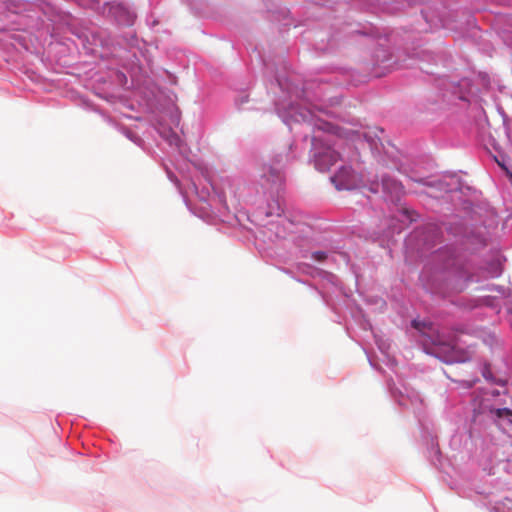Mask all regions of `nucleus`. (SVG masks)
I'll list each match as a JSON object with an SVG mask.
<instances>
[{"label": "nucleus", "instance_id": "nucleus-1", "mask_svg": "<svg viewBox=\"0 0 512 512\" xmlns=\"http://www.w3.org/2000/svg\"><path fill=\"white\" fill-rule=\"evenodd\" d=\"M339 159V153L330 146L315 153V167L321 172L330 170Z\"/></svg>", "mask_w": 512, "mask_h": 512}, {"label": "nucleus", "instance_id": "nucleus-2", "mask_svg": "<svg viewBox=\"0 0 512 512\" xmlns=\"http://www.w3.org/2000/svg\"><path fill=\"white\" fill-rule=\"evenodd\" d=\"M331 181L338 190L354 189L356 187V176L349 167H342L333 177Z\"/></svg>", "mask_w": 512, "mask_h": 512}, {"label": "nucleus", "instance_id": "nucleus-3", "mask_svg": "<svg viewBox=\"0 0 512 512\" xmlns=\"http://www.w3.org/2000/svg\"><path fill=\"white\" fill-rule=\"evenodd\" d=\"M262 179L263 185L269 189H276L284 182V175L282 171L271 165L263 167Z\"/></svg>", "mask_w": 512, "mask_h": 512}, {"label": "nucleus", "instance_id": "nucleus-4", "mask_svg": "<svg viewBox=\"0 0 512 512\" xmlns=\"http://www.w3.org/2000/svg\"><path fill=\"white\" fill-rule=\"evenodd\" d=\"M490 417L498 426H503L504 422L512 424V410L508 408H492L489 410Z\"/></svg>", "mask_w": 512, "mask_h": 512}, {"label": "nucleus", "instance_id": "nucleus-5", "mask_svg": "<svg viewBox=\"0 0 512 512\" xmlns=\"http://www.w3.org/2000/svg\"><path fill=\"white\" fill-rule=\"evenodd\" d=\"M382 187L384 191H387L389 193H394L398 195L402 191V186L397 181L391 179V178H382Z\"/></svg>", "mask_w": 512, "mask_h": 512}, {"label": "nucleus", "instance_id": "nucleus-6", "mask_svg": "<svg viewBox=\"0 0 512 512\" xmlns=\"http://www.w3.org/2000/svg\"><path fill=\"white\" fill-rule=\"evenodd\" d=\"M312 258L316 261L322 262L327 258V255L323 251H317L312 254Z\"/></svg>", "mask_w": 512, "mask_h": 512}, {"label": "nucleus", "instance_id": "nucleus-7", "mask_svg": "<svg viewBox=\"0 0 512 512\" xmlns=\"http://www.w3.org/2000/svg\"><path fill=\"white\" fill-rule=\"evenodd\" d=\"M476 381H477V379L473 380L472 382H469V383H468V387H472V386H473V384H474Z\"/></svg>", "mask_w": 512, "mask_h": 512}, {"label": "nucleus", "instance_id": "nucleus-8", "mask_svg": "<svg viewBox=\"0 0 512 512\" xmlns=\"http://www.w3.org/2000/svg\"><path fill=\"white\" fill-rule=\"evenodd\" d=\"M413 326L417 327L416 321H413Z\"/></svg>", "mask_w": 512, "mask_h": 512}]
</instances>
